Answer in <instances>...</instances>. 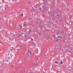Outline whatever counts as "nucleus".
<instances>
[{
    "instance_id": "9d476101",
    "label": "nucleus",
    "mask_w": 73,
    "mask_h": 73,
    "mask_svg": "<svg viewBox=\"0 0 73 73\" xmlns=\"http://www.w3.org/2000/svg\"><path fill=\"white\" fill-rule=\"evenodd\" d=\"M29 18H30V19H31L32 18H31V15H29Z\"/></svg>"
},
{
    "instance_id": "ddd939ff",
    "label": "nucleus",
    "mask_w": 73,
    "mask_h": 73,
    "mask_svg": "<svg viewBox=\"0 0 73 73\" xmlns=\"http://www.w3.org/2000/svg\"><path fill=\"white\" fill-rule=\"evenodd\" d=\"M31 18H28V20H31Z\"/></svg>"
},
{
    "instance_id": "7c9ffc66",
    "label": "nucleus",
    "mask_w": 73,
    "mask_h": 73,
    "mask_svg": "<svg viewBox=\"0 0 73 73\" xmlns=\"http://www.w3.org/2000/svg\"><path fill=\"white\" fill-rule=\"evenodd\" d=\"M52 68H53V66H52Z\"/></svg>"
},
{
    "instance_id": "f8f14e48",
    "label": "nucleus",
    "mask_w": 73,
    "mask_h": 73,
    "mask_svg": "<svg viewBox=\"0 0 73 73\" xmlns=\"http://www.w3.org/2000/svg\"><path fill=\"white\" fill-rule=\"evenodd\" d=\"M58 37H59L60 38H62V36H58Z\"/></svg>"
},
{
    "instance_id": "f03ea898",
    "label": "nucleus",
    "mask_w": 73,
    "mask_h": 73,
    "mask_svg": "<svg viewBox=\"0 0 73 73\" xmlns=\"http://www.w3.org/2000/svg\"><path fill=\"white\" fill-rule=\"evenodd\" d=\"M28 34H30V35H25V36L24 37H29L31 36H32V32L31 30H29L28 32Z\"/></svg>"
},
{
    "instance_id": "39448f33",
    "label": "nucleus",
    "mask_w": 73,
    "mask_h": 73,
    "mask_svg": "<svg viewBox=\"0 0 73 73\" xmlns=\"http://www.w3.org/2000/svg\"><path fill=\"white\" fill-rule=\"evenodd\" d=\"M42 8L43 9L46 8V5H44L43 7Z\"/></svg>"
},
{
    "instance_id": "423d86ee",
    "label": "nucleus",
    "mask_w": 73,
    "mask_h": 73,
    "mask_svg": "<svg viewBox=\"0 0 73 73\" xmlns=\"http://www.w3.org/2000/svg\"><path fill=\"white\" fill-rule=\"evenodd\" d=\"M10 26H11V27H12V26H13V23H11L10 24Z\"/></svg>"
},
{
    "instance_id": "393cba45",
    "label": "nucleus",
    "mask_w": 73,
    "mask_h": 73,
    "mask_svg": "<svg viewBox=\"0 0 73 73\" xmlns=\"http://www.w3.org/2000/svg\"><path fill=\"white\" fill-rule=\"evenodd\" d=\"M72 65H73V62L72 63Z\"/></svg>"
},
{
    "instance_id": "412c9836",
    "label": "nucleus",
    "mask_w": 73,
    "mask_h": 73,
    "mask_svg": "<svg viewBox=\"0 0 73 73\" xmlns=\"http://www.w3.org/2000/svg\"><path fill=\"white\" fill-rule=\"evenodd\" d=\"M12 57V54H11L10 57Z\"/></svg>"
},
{
    "instance_id": "5701e85b",
    "label": "nucleus",
    "mask_w": 73,
    "mask_h": 73,
    "mask_svg": "<svg viewBox=\"0 0 73 73\" xmlns=\"http://www.w3.org/2000/svg\"><path fill=\"white\" fill-rule=\"evenodd\" d=\"M57 16H58V17H59V15H57Z\"/></svg>"
},
{
    "instance_id": "473e14b6",
    "label": "nucleus",
    "mask_w": 73,
    "mask_h": 73,
    "mask_svg": "<svg viewBox=\"0 0 73 73\" xmlns=\"http://www.w3.org/2000/svg\"><path fill=\"white\" fill-rule=\"evenodd\" d=\"M0 4H1V3H0Z\"/></svg>"
},
{
    "instance_id": "6ab92c4d",
    "label": "nucleus",
    "mask_w": 73,
    "mask_h": 73,
    "mask_svg": "<svg viewBox=\"0 0 73 73\" xmlns=\"http://www.w3.org/2000/svg\"><path fill=\"white\" fill-rule=\"evenodd\" d=\"M21 16H23V14H21Z\"/></svg>"
},
{
    "instance_id": "7ed1b4c3",
    "label": "nucleus",
    "mask_w": 73,
    "mask_h": 73,
    "mask_svg": "<svg viewBox=\"0 0 73 73\" xmlns=\"http://www.w3.org/2000/svg\"><path fill=\"white\" fill-rule=\"evenodd\" d=\"M15 37H16L15 36H14L13 35H12L11 36V39H14V38H15V40H16V38H15Z\"/></svg>"
},
{
    "instance_id": "cd10ccee",
    "label": "nucleus",
    "mask_w": 73,
    "mask_h": 73,
    "mask_svg": "<svg viewBox=\"0 0 73 73\" xmlns=\"http://www.w3.org/2000/svg\"><path fill=\"white\" fill-rule=\"evenodd\" d=\"M56 41L57 42V41H58V40H56Z\"/></svg>"
},
{
    "instance_id": "2eb2a0df",
    "label": "nucleus",
    "mask_w": 73,
    "mask_h": 73,
    "mask_svg": "<svg viewBox=\"0 0 73 73\" xmlns=\"http://www.w3.org/2000/svg\"><path fill=\"white\" fill-rule=\"evenodd\" d=\"M6 62H9V61H8V60H6Z\"/></svg>"
},
{
    "instance_id": "bb28decb",
    "label": "nucleus",
    "mask_w": 73,
    "mask_h": 73,
    "mask_svg": "<svg viewBox=\"0 0 73 73\" xmlns=\"http://www.w3.org/2000/svg\"><path fill=\"white\" fill-rule=\"evenodd\" d=\"M4 16H5V17H6V15H5Z\"/></svg>"
},
{
    "instance_id": "72a5a7b5",
    "label": "nucleus",
    "mask_w": 73,
    "mask_h": 73,
    "mask_svg": "<svg viewBox=\"0 0 73 73\" xmlns=\"http://www.w3.org/2000/svg\"><path fill=\"white\" fill-rule=\"evenodd\" d=\"M0 69H1V68H0Z\"/></svg>"
},
{
    "instance_id": "4be33fe9",
    "label": "nucleus",
    "mask_w": 73,
    "mask_h": 73,
    "mask_svg": "<svg viewBox=\"0 0 73 73\" xmlns=\"http://www.w3.org/2000/svg\"><path fill=\"white\" fill-rule=\"evenodd\" d=\"M29 73H33V72H29Z\"/></svg>"
},
{
    "instance_id": "dca6fc26",
    "label": "nucleus",
    "mask_w": 73,
    "mask_h": 73,
    "mask_svg": "<svg viewBox=\"0 0 73 73\" xmlns=\"http://www.w3.org/2000/svg\"><path fill=\"white\" fill-rule=\"evenodd\" d=\"M44 9V12L45 11V10H46V9Z\"/></svg>"
},
{
    "instance_id": "c756f323",
    "label": "nucleus",
    "mask_w": 73,
    "mask_h": 73,
    "mask_svg": "<svg viewBox=\"0 0 73 73\" xmlns=\"http://www.w3.org/2000/svg\"><path fill=\"white\" fill-rule=\"evenodd\" d=\"M0 66H1V65L0 64Z\"/></svg>"
},
{
    "instance_id": "2f4dec72",
    "label": "nucleus",
    "mask_w": 73,
    "mask_h": 73,
    "mask_svg": "<svg viewBox=\"0 0 73 73\" xmlns=\"http://www.w3.org/2000/svg\"><path fill=\"white\" fill-rule=\"evenodd\" d=\"M51 70H52V69H51Z\"/></svg>"
},
{
    "instance_id": "9b49d317",
    "label": "nucleus",
    "mask_w": 73,
    "mask_h": 73,
    "mask_svg": "<svg viewBox=\"0 0 73 73\" xmlns=\"http://www.w3.org/2000/svg\"><path fill=\"white\" fill-rule=\"evenodd\" d=\"M19 26L21 28H22V26H21V25H19Z\"/></svg>"
},
{
    "instance_id": "6e6552de",
    "label": "nucleus",
    "mask_w": 73,
    "mask_h": 73,
    "mask_svg": "<svg viewBox=\"0 0 73 73\" xmlns=\"http://www.w3.org/2000/svg\"><path fill=\"white\" fill-rule=\"evenodd\" d=\"M59 33H60V32H59V31H57V35H58Z\"/></svg>"
},
{
    "instance_id": "20e7f679",
    "label": "nucleus",
    "mask_w": 73,
    "mask_h": 73,
    "mask_svg": "<svg viewBox=\"0 0 73 73\" xmlns=\"http://www.w3.org/2000/svg\"><path fill=\"white\" fill-rule=\"evenodd\" d=\"M28 54L29 55V56L31 57V51L28 52Z\"/></svg>"
},
{
    "instance_id": "f3484780",
    "label": "nucleus",
    "mask_w": 73,
    "mask_h": 73,
    "mask_svg": "<svg viewBox=\"0 0 73 73\" xmlns=\"http://www.w3.org/2000/svg\"><path fill=\"white\" fill-rule=\"evenodd\" d=\"M35 11V9H32V11Z\"/></svg>"
},
{
    "instance_id": "4468645a",
    "label": "nucleus",
    "mask_w": 73,
    "mask_h": 73,
    "mask_svg": "<svg viewBox=\"0 0 73 73\" xmlns=\"http://www.w3.org/2000/svg\"><path fill=\"white\" fill-rule=\"evenodd\" d=\"M60 64H63V63L62 62V61H60Z\"/></svg>"
},
{
    "instance_id": "aec40b11",
    "label": "nucleus",
    "mask_w": 73,
    "mask_h": 73,
    "mask_svg": "<svg viewBox=\"0 0 73 73\" xmlns=\"http://www.w3.org/2000/svg\"><path fill=\"white\" fill-rule=\"evenodd\" d=\"M55 62L56 64H58V62H57L56 61H55Z\"/></svg>"
},
{
    "instance_id": "b1692460",
    "label": "nucleus",
    "mask_w": 73,
    "mask_h": 73,
    "mask_svg": "<svg viewBox=\"0 0 73 73\" xmlns=\"http://www.w3.org/2000/svg\"><path fill=\"white\" fill-rule=\"evenodd\" d=\"M27 25V24H24V26H25V25Z\"/></svg>"
},
{
    "instance_id": "a211bd4d",
    "label": "nucleus",
    "mask_w": 73,
    "mask_h": 73,
    "mask_svg": "<svg viewBox=\"0 0 73 73\" xmlns=\"http://www.w3.org/2000/svg\"><path fill=\"white\" fill-rule=\"evenodd\" d=\"M35 64L36 65H37V64L36 62H35Z\"/></svg>"
},
{
    "instance_id": "1a4fd4ad",
    "label": "nucleus",
    "mask_w": 73,
    "mask_h": 73,
    "mask_svg": "<svg viewBox=\"0 0 73 73\" xmlns=\"http://www.w3.org/2000/svg\"><path fill=\"white\" fill-rule=\"evenodd\" d=\"M13 47H12L11 49H10V50H11V51H13Z\"/></svg>"
},
{
    "instance_id": "f257e3e1",
    "label": "nucleus",
    "mask_w": 73,
    "mask_h": 73,
    "mask_svg": "<svg viewBox=\"0 0 73 73\" xmlns=\"http://www.w3.org/2000/svg\"><path fill=\"white\" fill-rule=\"evenodd\" d=\"M25 34L24 33H22L21 34H18V36H17V37L19 38H21V39H23V37H25Z\"/></svg>"
},
{
    "instance_id": "0eeeda50",
    "label": "nucleus",
    "mask_w": 73,
    "mask_h": 73,
    "mask_svg": "<svg viewBox=\"0 0 73 73\" xmlns=\"http://www.w3.org/2000/svg\"><path fill=\"white\" fill-rule=\"evenodd\" d=\"M39 10L40 11H42V9H41V7L39 8Z\"/></svg>"
},
{
    "instance_id": "a878e982",
    "label": "nucleus",
    "mask_w": 73,
    "mask_h": 73,
    "mask_svg": "<svg viewBox=\"0 0 73 73\" xmlns=\"http://www.w3.org/2000/svg\"><path fill=\"white\" fill-rule=\"evenodd\" d=\"M31 40H33V39H31Z\"/></svg>"
},
{
    "instance_id": "c85d7f7f",
    "label": "nucleus",
    "mask_w": 73,
    "mask_h": 73,
    "mask_svg": "<svg viewBox=\"0 0 73 73\" xmlns=\"http://www.w3.org/2000/svg\"><path fill=\"white\" fill-rule=\"evenodd\" d=\"M17 47H19V46H17Z\"/></svg>"
}]
</instances>
